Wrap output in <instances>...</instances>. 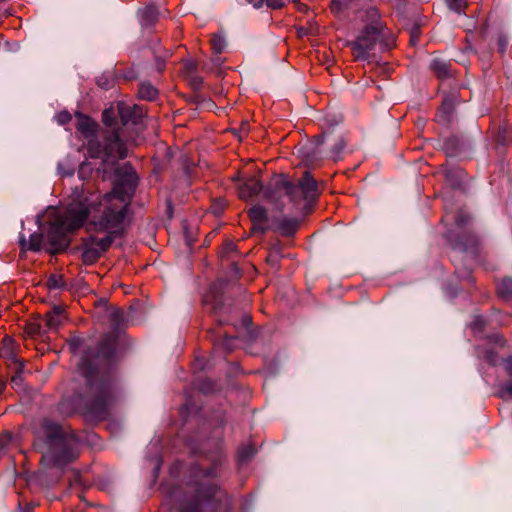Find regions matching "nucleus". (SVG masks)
Segmentation results:
<instances>
[{
  "label": "nucleus",
  "instance_id": "obj_1",
  "mask_svg": "<svg viewBox=\"0 0 512 512\" xmlns=\"http://www.w3.org/2000/svg\"><path fill=\"white\" fill-rule=\"evenodd\" d=\"M137 177L132 167L125 168V179L114 182L110 193L101 196L92 191L90 183L76 187L65 213L55 216L47 234L52 246L62 248L68 245L67 235L81 228L87 221L96 230L109 235L95 240L102 253L111 245V234L122 229Z\"/></svg>",
  "mask_w": 512,
  "mask_h": 512
},
{
  "label": "nucleus",
  "instance_id": "obj_2",
  "mask_svg": "<svg viewBox=\"0 0 512 512\" xmlns=\"http://www.w3.org/2000/svg\"><path fill=\"white\" fill-rule=\"evenodd\" d=\"M36 447L40 450L43 471L58 480L67 466L79 456L80 441L74 432L48 419L35 428Z\"/></svg>",
  "mask_w": 512,
  "mask_h": 512
},
{
  "label": "nucleus",
  "instance_id": "obj_3",
  "mask_svg": "<svg viewBox=\"0 0 512 512\" xmlns=\"http://www.w3.org/2000/svg\"><path fill=\"white\" fill-rule=\"evenodd\" d=\"M77 129L87 139L86 147L91 158H102V166L97 169L103 179L115 176V181L125 179V168L118 167V160L127 156V147L122 140L121 133L116 130L106 131L102 135V142L95 136L96 123L89 117L78 115Z\"/></svg>",
  "mask_w": 512,
  "mask_h": 512
},
{
  "label": "nucleus",
  "instance_id": "obj_4",
  "mask_svg": "<svg viewBox=\"0 0 512 512\" xmlns=\"http://www.w3.org/2000/svg\"><path fill=\"white\" fill-rule=\"evenodd\" d=\"M115 340L105 336L95 349H85L77 364L78 372L87 384H104L110 375L114 363Z\"/></svg>",
  "mask_w": 512,
  "mask_h": 512
},
{
  "label": "nucleus",
  "instance_id": "obj_5",
  "mask_svg": "<svg viewBox=\"0 0 512 512\" xmlns=\"http://www.w3.org/2000/svg\"><path fill=\"white\" fill-rule=\"evenodd\" d=\"M276 189L279 193H284L298 209H306L319 195L317 183L308 172L297 184L282 177L276 182Z\"/></svg>",
  "mask_w": 512,
  "mask_h": 512
},
{
  "label": "nucleus",
  "instance_id": "obj_6",
  "mask_svg": "<svg viewBox=\"0 0 512 512\" xmlns=\"http://www.w3.org/2000/svg\"><path fill=\"white\" fill-rule=\"evenodd\" d=\"M353 55L358 60H366L375 57L378 52L388 49L383 41L382 32L375 26H366L351 43Z\"/></svg>",
  "mask_w": 512,
  "mask_h": 512
},
{
  "label": "nucleus",
  "instance_id": "obj_7",
  "mask_svg": "<svg viewBox=\"0 0 512 512\" xmlns=\"http://www.w3.org/2000/svg\"><path fill=\"white\" fill-rule=\"evenodd\" d=\"M0 358L6 360L13 383L29 380V372L24 369L23 363L18 359L15 351V342L9 336H5L2 340Z\"/></svg>",
  "mask_w": 512,
  "mask_h": 512
},
{
  "label": "nucleus",
  "instance_id": "obj_8",
  "mask_svg": "<svg viewBox=\"0 0 512 512\" xmlns=\"http://www.w3.org/2000/svg\"><path fill=\"white\" fill-rule=\"evenodd\" d=\"M64 319L63 310L60 307H55L52 311L46 314L45 318L38 324L40 334L56 331L62 324Z\"/></svg>",
  "mask_w": 512,
  "mask_h": 512
},
{
  "label": "nucleus",
  "instance_id": "obj_9",
  "mask_svg": "<svg viewBox=\"0 0 512 512\" xmlns=\"http://www.w3.org/2000/svg\"><path fill=\"white\" fill-rule=\"evenodd\" d=\"M102 254V248L98 247L95 243V239L91 238L82 245V260L85 264H93L98 260Z\"/></svg>",
  "mask_w": 512,
  "mask_h": 512
},
{
  "label": "nucleus",
  "instance_id": "obj_10",
  "mask_svg": "<svg viewBox=\"0 0 512 512\" xmlns=\"http://www.w3.org/2000/svg\"><path fill=\"white\" fill-rule=\"evenodd\" d=\"M249 215L253 223V229L259 230L264 233L269 226L266 224L268 221L267 212L262 206H254L249 210Z\"/></svg>",
  "mask_w": 512,
  "mask_h": 512
},
{
  "label": "nucleus",
  "instance_id": "obj_11",
  "mask_svg": "<svg viewBox=\"0 0 512 512\" xmlns=\"http://www.w3.org/2000/svg\"><path fill=\"white\" fill-rule=\"evenodd\" d=\"M263 188L262 183L255 177L249 178L243 184L239 185L238 191L241 199H249L258 194Z\"/></svg>",
  "mask_w": 512,
  "mask_h": 512
},
{
  "label": "nucleus",
  "instance_id": "obj_12",
  "mask_svg": "<svg viewBox=\"0 0 512 512\" xmlns=\"http://www.w3.org/2000/svg\"><path fill=\"white\" fill-rule=\"evenodd\" d=\"M118 114L123 124H128L130 122L136 124L138 119L142 116L143 111L137 106L130 107L120 103L118 104Z\"/></svg>",
  "mask_w": 512,
  "mask_h": 512
},
{
  "label": "nucleus",
  "instance_id": "obj_13",
  "mask_svg": "<svg viewBox=\"0 0 512 512\" xmlns=\"http://www.w3.org/2000/svg\"><path fill=\"white\" fill-rule=\"evenodd\" d=\"M323 136H318L315 139V143H311L305 145L299 149L303 159L307 162H313L314 160L320 158V146L323 144Z\"/></svg>",
  "mask_w": 512,
  "mask_h": 512
},
{
  "label": "nucleus",
  "instance_id": "obj_14",
  "mask_svg": "<svg viewBox=\"0 0 512 512\" xmlns=\"http://www.w3.org/2000/svg\"><path fill=\"white\" fill-rule=\"evenodd\" d=\"M274 226L281 234L291 236L295 233L298 227V221L296 219L283 217L281 219H277Z\"/></svg>",
  "mask_w": 512,
  "mask_h": 512
},
{
  "label": "nucleus",
  "instance_id": "obj_15",
  "mask_svg": "<svg viewBox=\"0 0 512 512\" xmlns=\"http://www.w3.org/2000/svg\"><path fill=\"white\" fill-rule=\"evenodd\" d=\"M142 26L152 25L158 18V10L154 5H148L139 11Z\"/></svg>",
  "mask_w": 512,
  "mask_h": 512
},
{
  "label": "nucleus",
  "instance_id": "obj_16",
  "mask_svg": "<svg viewBox=\"0 0 512 512\" xmlns=\"http://www.w3.org/2000/svg\"><path fill=\"white\" fill-rule=\"evenodd\" d=\"M42 234L33 233L30 235L29 241L26 242L23 235L20 236V244L23 249H28L31 251H38L41 248L42 244Z\"/></svg>",
  "mask_w": 512,
  "mask_h": 512
},
{
  "label": "nucleus",
  "instance_id": "obj_17",
  "mask_svg": "<svg viewBox=\"0 0 512 512\" xmlns=\"http://www.w3.org/2000/svg\"><path fill=\"white\" fill-rule=\"evenodd\" d=\"M138 94L142 99L151 101L157 97L158 91L149 82H142L139 85Z\"/></svg>",
  "mask_w": 512,
  "mask_h": 512
},
{
  "label": "nucleus",
  "instance_id": "obj_18",
  "mask_svg": "<svg viewBox=\"0 0 512 512\" xmlns=\"http://www.w3.org/2000/svg\"><path fill=\"white\" fill-rule=\"evenodd\" d=\"M430 66L436 72L438 77H445L448 74L449 64L443 60L434 59Z\"/></svg>",
  "mask_w": 512,
  "mask_h": 512
},
{
  "label": "nucleus",
  "instance_id": "obj_19",
  "mask_svg": "<svg viewBox=\"0 0 512 512\" xmlns=\"http://www.w3.org/2000/svg\"><path fill=\"white\" fill-rule=\"evenodd\" d=\"M105 406V401L103 399H94V400H83V407L87 408L91 412H98L102 410Z\"/></svg>",
  "mask_w": 512,
  "mask_h": 512
},
{
  "label": "nucleus",
  "instance_id": "obj_20",
  "mask_svg": "<svg viewBox=\"0 0 512 512\" xmlns=\"http://www.w3.org/2000/svg\"><path fill=\"white\" fill-rule=\"evenodd\" d=\"M211 44H212V49L214 50L215 53H222L225 48H226V40L223 36L219 35V34H216L212 40H211Z\"/></svg>",
  "mask_w": 512,
  "mask_h": 512
},
{
  "label": "nucleus",
  "instance_id": "obj_21",
  "mask_svg": "<svg viewBox=\"0 0 512 512\" xmlns=\"http://www.w3.org/2000/svg\"><path fill=\"white\" fill-rule=\"evenodd\" d=\"M498 292L504 297L512 295V279L505 278L498 285Z\"/></svg>",
  "mask_w": 512,
  "mask_h": 512
},
{
  "label": "nucleus",
  "instance_id": "obj_22",
  "mask_svg": "<svg viewBox=\"0 0 512 512\" xmlns=\"http://www.w3.org/2000/svg\"><path fill=\"white\" fill-rule=\"evenodd\" d=\"M350 1L349 0H332L331 2V11L338 15L342 13L345 9L348 8Z\"/></svg>",
  "mask_w": 512,
  "mask_h": 512
},
{
  "label": "nucleus",
  "instance_id": "obj_23",
  "mask_svg": "<svg viewBox=\"0 0 512 512\" xmlns=\"http://www.w3.org/2000/svg\"><path fill=\"white\" fill-rule=\"evenodd\" d=\"M496 390L493 392L495 395L503 399L512 398V386H495Z\"/></svg>",
  "mask_w": 512,
  "mask_h": 512
},
{
  "label": "nucleus",
  "instance_id": "obj_24",
  "mask_svg": "<svg viewBox=\"0 0 512 512\" xmlns=\"http://www.w3.org/2000/svg\"><path fill=\"white\" fill-rule=\"evenodd\" d=\"M478 356L480 358L485 359L487 362H489L492 365H496L498 362V357L494 351H478Z\"/></svg>",
  "mask_w": 512,
  "mask_h": 512
},
{
  "label": "nucleus",
  "instance_id": "obj_25",
  "mask_svg": "<svg viewBox=\"0 0 512 512\" xmlns=\"http://www.w3.org/2000/svg\"><path fill=\"white\" fill-rule=\"evenodd\" d=\"M255 452L256 450L253 446H245L239 451V458L241 461H246L250 459L255 454Z\"/></svg>",
  "mask_w": 512,
  "mask_h": 512
},
{
  "label": "nucleus",
  "instance_id": "obj_26",
  "mask_svg": "<svg viewBox=\"0 0 512 512\" xmlns=\"http://www.w3.org/2000/svg\"><path fill=\"white\" fill-rule=\"evenodd\" d=\"M92 170H93V168L91 167V165L89 163L83 162L79 167V171H78L79 178L81 180L87 179L90 176V174L92 173Z\"/></svg>",
  "mask_w": 512,
  "mask_h": 512
},
{
  "label": "nucleus",
  "instance_id": "obj_27",
  "mask_svg": "<svg viewBox=\"0 0 512 512\" xmlns=\"http://www.w3.org/2000/svg\"><path fill=\"white\" fill-rule=\"evenodd\" d=\"M345 147V143L342 139H339L335 144L331 152V157L336 161L339 159L340 154L342 153Z\"/></svg>",
  "mask_w": 512,
  "mask_h": 512
},
{
  "label": "nucleus",
  "instance_id": "obj_28",
  "mask_svg": "<svg viewBox=\"0 0 512 512\" xmlns=\"http://www.w3.org/2000/svg\"><path fill=\"white\" fill-rule=\"evenodd\" d=\"M450 9L460 12L466 6L465 0H446Z\"/></svg>",
  "mask_w": 512,
  "mask_h": 512
},
{
  "label": "nucleus",
  "instance_id": "obj_29",
  "mask_svg": "<svg viewBox=\"0 0 512 512\" xmlns=\"http://www.w3.org/2000/svg\"><path fill=\"white\" fill-rule=\"evenodd\" d=\"M68 344H69L71 350L73 351V353L76 354L81 350V348L83 346V341L79 337H73L69 340Z\"/></svg>",
  "mask_w": 512,
  "mask_h": 512
},
{
  "label": "nucleus",
  "instance_id": "obj_30",
  "mask_svg": "<svg viewBox=\"0 0 512 512\" xmlns=\"http://www.w3.org/2000/svg\"><path fill=\"white\" fill-rule=\"evenodd\" d=\"M48 286L50 289H57L62 286L61 277L52 275L48 279Z\"/></svg>",
  "mask_w": 512,
  "mask_h": 512
},
{
  "label": "nucleus",
  "instance_id": "obj_31",
  "mask_svg": "<svg viewBox=\"0 0 512 512\" xmlns=\"http://www.w3.org/2000/svg\"><path fill=\"white\" fill-rule=\"evenodd\" d=\"M56 120L59 124L63 125L71 120V115L68 112L63 111L57 114Z\"/></svg>",
  "mask_w": 512,
  "mask_h": 512
},
{
  "label": "nucleus",
  "instance_id": "obj_32",
  "mask_svg": "<svg viewBox=\"0 0 512 512\" xmlns=\"http://www.w3.org/2000/svg\"><path fill=\"white\" fill-rule=\"evenodd\" d=\"M58 170H59V173L62 175H65V176L73 175V167L72 166L65 167V162L59 163Z\"/></svg>",
  "mask_w": 512,
  "mask_h": 512
},
{
  "label": "nucleus",
  "instance_id": "obj_33",
  "mask_svg": "<svg viewBox=\"0 0 512 512\" xmlns=\"http://www.w3.org/2000/svg\"><path fill=\"white\" fill-rule=\"evenodd\" d=\"M267 5L273 9L281 8L284 5L283 0H266Z\"/></svg>",
  "mask_w": 512,
  "mask_h": 512
},
{
  "label": "nucleus",
  "instance_id": "obj_34",
  "mask_svg": "<svg viewBox=\"0 0 512 512\" xmlns=\"http://www.w3.org/2000/svg\"><path fill=\"white\" fill-rule=\"evenodd\" d=\"M124 312L121 309H116L111 313V317L114 322H118L119 320L123 319Z\"/></svg>",
  "mask_w": 512,
  "mask_h": 512
},
{
  "label": "nucleus",
  "instance_id": "obj_35",
  "mask_svg": "<svg viewBox=\"0 0 512 512\" xmlns=\"http://www.w3.org/2000/svg\"><path fill=\"white\" fill-rule=\"evenodd\" d=\"M103 121L106 125L111 126L112 125V119L110 117V111L105 110L103 112Z\"/></svg>",
  "mask_w": 512,
  "mask_h": 512
},
{
  "label": "nucleus",
  "instance_id": "obj_36",
  "mask_svg": "<svg viewBox=\"0 0 512 512\" xmlns=\"http://www.w3.org/2000/svg\"><path fill=\"white\" fill-rule=\"evenodd\" d=\"M505 369L507 371V373L512 376V357L508 358L506 361H505Z\"/></svg>",
  "mask_w": 512,
  "mask_h": 512
},
{
  "label": "nucleus",
  "instance_id": "obj_37",
  "mask_svg": "<svg viewBox=\"0 0 512 512\" xmlns=\"http://www.w3.org/2000/svg\"><path fill=\"white\" fill-rule=\"evenodd\" d=\"M250 4H252L255 8L261 7L263 0H247Z\"/></svg>",
  "mask_w": 512,
  "mask_h": 512
},
{
  "label": "nucleus",
  "instance_id": "obj_38",
  "mask_svg": "<svg viewBox=\"0 0 512 512\" xmlns=\"http://www.w3.org/2000/svg\"><path fill=\"white\" fill-rule=\"evenodd\" d=\"M195 367L198 369L204 368V360L203 359H197L195 362Z\"/></svg>",
  "mask_w": 512,
  "mask_h": 512
},
{
  "label": "nucleus",
  "instance_id": "obj_39",
  "mask_svg": "<svg viewBox=\"0 0 512 512\" xmlns=\"http://www.w3.org/2000/svg\"><path fill=\"white\" fill-rule=\"evenodd\" d=\"M241 132L247 133L248 132V124H244L241 128Z\"/></svg>",
  "mask_w": 512,
  "mask_h": 512
},
{
  "label": "nucleus",
  "instance_id": "obj_40",
  "mask_svg": "<svg viewBox=\"0 0 512 512\" xmlns=\"http://www.w3.org/2000/svg\"><path fill=\"white\" fill-rule=\"evenodd\" d=\"M41 221H42V216L41 215H37L36 217V222L41 225Z\"/></svg>",
  "mask_w": 512,
  "mask_h": 512
},
{
  "label": "nucleus",
  "instance_id": "obj_41",
  "mask_svg": "<svg viewBox=\"0 0 512 512\" xmlns=\"http://www.w3.org/2000/svg\"><path fill=\"white\" fill-rule=\"evenodd\" d=\"M227 247H228V249H229L230 251L234 250V248H235L233 243H228V244H227Z\"/></svg>",
  "mask_w": 512,
  "mask_h": 512
},
{
  "label": "nucleus",
  "instance_id": "obj_42",
  "mask_svg": "<svg viewBox=\"0 0 512 512\" xmlns=\"http://www.w3.org/2000/svg\"><path fill=\"white\" fill-rule=\"evenodd\" d=\"M192 512H199L198 507H193V508H192Z\"/></svg>",
  "mask_w": 512,
  "mask_h": 512
},
{
  "label": "nucleus",
  "instance_id": "obj_43",
  "mask_svg": "<svg viewBox=\"0 0 512 512\" xmlns=\"http://www.w3.org/2000/svg\"><path fill=\"white\" fill-rule=\"evenodd\" d=\"M75 405H76L77 407H82V403H81V401L77 402Z\"/></svg>",
  "mask_w": 512,
  "mask_h": 512
},
{
  "label": "nucleus",
  "instance_id": "obj_44",
  "mask_svg": "<svg viewBox=\"0 0 512 512\" xmlns=\"http://www.w3.org/2000/svg\"><path fill=\"white\" fill-rule=\"evenodd\" d=\"M51 214H56V211L54 209L51 210Z\"/></svg>",
  "mask_w": 512,
  "mask_h": 512
},
{
  "label": "nucleus",
  "instance_id": "obj_45",
  "mask_svg": "<svg viewBox=\"0 0 512 512\" xmlns=\"http://www.w3.org/2000/svg\"><path fill=\"white\" fill-rule=\"evenodd\" d=\"M4 386H0V393L3 391Z\"/></svg>",
  "mask_w": 512,
  "mask_h": 512
},
{
  "label": "nucleus",
  "instance_id": "obj_46",
  "mask_svg": "<svg viewBox=\"0 0 512 512\" xmlns=\"http://www.w3.org/2000/svg\"><path fill=\"white\" fill-rule=\"evenodd\" d=\"M181 512H185V511H181Z\"/></svg>",
  "mask_w": 512,
  "mask_h": 512
}]
</instances>
